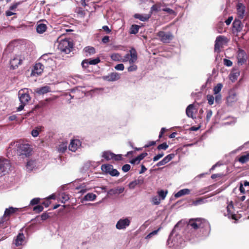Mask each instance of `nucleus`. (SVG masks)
I'll use <instances>...</instances> for the list:
<instances>
[{"label": "nucleus", "instance_id": "nucleus-1", "mask_svg": "<svg viewBox=\"0 0 249 249\" xmlns=\"http://www.w3.org/2000/svg\"><path fill=\"white\" fill-rule=\"evenodd\" d=\"M188 226H191L194 230L205 229L207 231H210V225L208 221L202 218L189 219Z\"/></svg>", "mask_w": 249, "mask_h": 249}, {"label": "nucleus", "instance_id": "nucleus-2", "mask_svg": "<svg viewBox=\"0 0 249 249\" xmlns=\"http://www.w3.org/2000/svg\"><path fill=\"white\" fill-rule=\"evenodd\" d=\"M18 95L20 105L17 108V111H19L23 109L24 106L31 100V97L28 93L27 89H20L18 91Z\"/></svg>", "mask_w": 249, "mask_h": 249}, {"label": "nucleus", "instance_id": "nucleus-3", "mask_svg": "<svg viewBox=\"0 0 249 249\" xmlns=\"http://www.w3.org/2000/svg\"><path fill=\"white\" fill-rule=\"evenodd\" d=\"M73 43L69 39H62L59 42L58 49L63 53L66 54L69 53L73 48Z\"/></svg>", "mask_w": 249, "mask_h": 249}, {"label": "nucleus", "instance_id": "nucleus-4", "mask_svg": "<svg viewBox=\"0 0 249 249\" xmlns=\"http://www.w3.org/2000/svg\"><path fill=\"white\" fill-rule=\"evenodd\" d=\"M17 151L19 155H24L26 157L29 156L32 151V148L29 144L22 143L20 142L16 143Z\"/></svg>", "mask_w": 249, "mask_h": 249}, {"label": "nucleus", "instance_id": "nucleus-5", "mask_svg": "<svg viewBox=\"0 0 249 249\" xmlns=\"http://www.w3.org/2000/svg\"><path fill=\"white\" fill-rule=\"evenodd\" d=\"M157 36L159 40L164 43H169L173 39L174 36L171 32L160 31L157 33Z\"/></svg>", "mask_w": 249, "mask_h": 249}, {"label": "nucleus", "instance_id": "nucleus-6", "mask_svg": "<svg viewBox=\"0 0 249 249\" xmlns=\"http://www.w3.org/2000/svg\"><path fill=\"white\" fill-rule=\"evenodd\" d=\"M11 167L10 161L5 158H0V177L7 174Z\"/></svg>", "mask_w": 249, "mask_h": 249}, {"label": "nucleus", "instance_id": "nucleus-7", "mask_svg": "<svg viewBox=\"0 0 249 249\" xmlns=\"http://www.w3.org/2000/svg\"><path fill=\"white\" fill-rule=\"evenodd\" d=\"M102 171L106 174H109L112 177H118L120 175L119 172L113 169V165L109 164H105L101 166Z\"/></svg>", "mask_w": 249, "mask_h": 249}, {"label": "nucleus", "instance_id": "nucleus-8", "mask_svg": "<svg viewBox=\"0 0 249 249\" xmlns=\"http://www.w3.org/2000/svg\"><path fill=\"white\" fill-rule=\"evenodd\" d=\"M227 213H224V215L225 216H227L230 219H233L235 221H237L238 220V218L237 216L234 213V206L233 202L231 201L227 206Z\"/></svg>", "mask_w": 249, "mask_h": 249}, {"label": "nucleus", "instance_id": "nucleus-9", "mask_svg": "<svg viewBox=\"0 0 249 249\" xmlns=\"http://www.w3.org/2000/svg\"><path fill=\"white\" fill-rule=\"evenodd\" d=\"M24 59V57L21 54L16 55L10 61L11 67L13 69L17 68L19 65H21L23 60Z\"/></svg>", "mask_w": 249, "mask_h": 249}, {"label": "nucleus", "instance_id": "nucleus-10", "mask_svg": "<svg viewBox=\"0 0 249 249\" xmlns=\"http://www.w3.org/2000/svg\"><path fill=\"white\" fill-rule=\"evenodd\" d=\"M227 39V38L224 36H218L215 41L214 44V51L217 53H219L221 52L220 48L223 47V42Z\"/></svg>", "mask_w": 249, "mask_h": 249}, {"label": "nucleus", "instance_id": "nucleus-11", "mask_svg": "<svg viewBox=\"0 0 249 249\" xmlns=\"http://www.w3.org/2000/svg\"><path fill=\"white\" fill-rule=\"evenodd\" d=\"M237 61L238 64L243 65L247 61L248 56L245 51L241 49H239L237 55Z\"/></svg>", "mask_w": 249, "mask_h": 249}, {"label": "nucleus", "instance_id": "nucleus-12", "mask_svg": "<svg viewBox=\"0 0 249 249\" xmlns=\"http://www.w3.org/2000/svg\"><path fill=\"white\" fill-rule=\"evenodd\" d=\"M130 224V220L128 218L120 219L116 223V228L118 230L125 229Z\"/></svg>", "mask_w": 249, "mask_h": 249}, {"label": "nucleus", "instance_id": "nucleus-13", "mask_svg": "<svg viewBox=\"0 0 249 249\" xmlns=\"http://www.w3.org/2000/svg\"><path fill=\"white\" fill-rule=\"evenodd\" d=\"M18 211V209L16 208H13L10 207L9 208L5 209L3 216L2 217V220L1 223H3L4 220H8L11 215L16 213Z\"/></svg>", "mask_w": 249, "mask_h": 249}, {"label": "nucleus", "instance_id": "nucleus-14", "mask_svg": "<svg viewBox=\"0 0 249 249\" xmlns=\"http://www.w3.org/2000/svg\"><path fill=\"white\" fill-rule=\"evenodd\" d=\"M44 68V64L42 63H37L35 64L31 74L33 76L39 75L42 73Z\"/></svg>", "mask_w": 249, "mask_h": 249}, {"label": "nucleus", "instance_id": "nucleus-15", "mask_svg": "<svg viewBox=\"0 0 249 249\" xmlns=\"http://www.w3.org/2000/svg\"><path fill=\"white\" fill-rule=\"evenodd\" d=\"M120 74L117 72H111L108 74L107 76H105L103 77V79L105 80H107V81H117L120 79Z\"/></svg>", "mask_w": 249, "mask_h": 249}, {"label": "nucleus", "instance_id": "nucleus-16", "mask_svg": "<svg viewBox=\"0 0 249 249\" xmlns=\"http://www.w3.org/2000/svg\"><path fill=\"white\" fill-rule=\"evenodd\" d=\"M237 8V14L238 15V17L240 19H242L244 17L246 7L245 6L241 3H238L236 6Z\"/></svg>", "mask_w": 249, "mask_h": 249}, {"label": "nucleus", "instance_id": "nucleus-17", "mask_svg": "<svg viewBox=\"0 0 249 249\" xmlns=\"http://www.w3.org/2000/svg\"><path fill=\"white\" fill-rule=\"evenodd\" d=\"M81 145V142L79 140H72L69 144V149L72 152H75Z\"/></svg>", "mask_w": 249, "mask_h": 249}, {"label": "nucleus", "instance_id": "nucleus-18", "mask_svg": "<svg viewBox=\"0 0 249 249\" xmlns=\"http://www.w3.org/2000/svg\"><path fill=\"white\" fill-rule=\"evenodd\" d=\"M25 241V236L22 232L19 233L16 238L14 241V244L16 246H21Z\"/></svg>", "mask_w": 249, "mask_h": 249}, {"label": "nucleus", "instance_id": "nucleus-19", "mask_svg": "<svg viewBox=\"0 0 249 249\" xmlns=\"http://www.w3.org/2000/svg\"><path fill=\"white\" fill-rule=\"evenodd\" d=\"M124 188L122 187H118L116 188L111 189L107 191V196L109 197L113 195L121 194L124 192Z\"/></svg>", "mask_w": 249, "mask_h": 249}, {"label": "nucleus", "instance_id": "nucleus-20", "mask_svg": "<svg viewBox=\"0 0 249 249\" xmlns=\"http://www.w3.org/2000/svg\"><path fill=\"white\" fill-rule=\"evenodd\" d=\"M144 182L143 178L142 177H139L138 179L131 181L129 183V188L131 189H133L138 185H142Z\"/></svg>", "mask_w": 249, "mask_h": 249}, {"label": "nucleus", "instance_id": "nucleus-21", "mask_svg": "<svg viewBox=\"0 0 249 249\" xmlns=\"http://www.w3.org/2000/svg\"><path fill=\"white\" fill-rule=\"evenodd\" d=\"M51 91L50 87L48 86L37 88L35 90V91L39 95H43L48 92H51Z\"/></svg>", "mask_w": 249, "mask_h": 249}, {"label": "nucleus", "instance_id": "nucleus-22", "mask_svg": "<svg viewBox=\"0 0 249 249\" xmlns=\"http://www.w3.org/2000/svg\"><path fill=\"white\" fill-rule=\"evenodd\" d=\"M40 60L42 61V62H41L42 64L43 63H45L46 65H47L48 63L49 65H52L54 63L53 59L49 57V54H47L42 55Z\"/></svg>", "mask_w": 249, "mask_h": 249}, {"label": "nucleus", "instance_id": "nucleus-23", "mask_svg": "<svg viewBox=\"0 0 249 249\" xmlns=\"http://www.w3.org/2000/svg\"><path fill=\"white\" fill-rule=\"evenodd\" d=\"M232 26L237 32H240L242 30L243 25L241 20L235 19L232 23Z\"/></svg>", "mask_w": 249, "mask_h": 249}, {"label": "nucleus", "instance_id": "nucleus-24", "mask_svg": "<svg viewBox=\"0 0 249 249\" xmlns=\"http://www.w3.org/2000/svg\"><path fill=\"white\" fill-rule=\"evenodd\" d=\"M237 100V95L235 92H231L230 93L229 95L227 98V102L229 105H231Z\"/></svg>", "mask_w": 249, "mask_h": 249}, {"label": "nucleus", "instance_id": "nucleus-25", "mask_svg": "<svg viewBox=\"0 0 249 249\" xmlns=\"http://www.w3.org/2000/svg\"><path fill=\"white\" fill-rule=\"evenodd\" d=\"M84 52L86 56H89L95 53V49L93 47L87 46L84 48Z\"/></svg>", "mask_w": 249, "mask_h": 249}, {"label": "nucleus", "instance_id": "nucleus-26", "mask_svg": "<svg viewBox=\"0 0 249 249\" xmlns=\"http://www.w3.org/2000/svg\"><path fill=\"white\" fill-rule=\"evenodd\" d=\"M135 18L139 19L142 21H147L151 17V14L142 15L140 14H135L134 15Z\"/></svg>", "mask_w": 249, "mask_h": 249}, {"label": "nucleus", "instance_id": "nucleus-27", "mask_svg": "<svg viewBox=\"0 0 249 249\" xmlns=\"http://www.w3.org/2000/svg\"><path fill=\"white\" fill-rule=\"evenodd\" d=\"M130 54H130V57L131 58H130V59H129V63L133 64L134 63H135L136 61V60L137 59V52L135 49H132V50H131L130 51Z\"/></svg>", "mask_w": 249, "mask_h": 249}, {"label": "nucleus", "instance_id": "nucleus-28", "mask_svg": "<svg viewBox=\"0 0 249 249\" xmlns=\"http://www.w3.org/2000/svg\"><path fill=\"white\" fill-rule=\"evenodd\" d=\"M205 197H199L195 200H193L192 206H198L207 202Z\"/></svg>", "mask_w": 249, "mask_h": 249}, {"label": "nucleus", "instance_id": "nucleus-29", "mask_svg": "<svg viewBox=\"0 0 249 249\" xmlns=\"http://www.w3.org/2000/svg\"><path fill=\"white\" fill-rule=\"evenodd\" d=\"M114 153L110 151H106L103 152L102 157L104 158L107 161L113 160Z\"/></svg>", "mask_w": 249, "mask_h": 249}, {"label": "nucleus", "instance_id": "nucleus-30", "mask_svg": "<svg viewBox=\"0 0 249 249\" xmlns=\"http://www.w3.org/2000/svg\"><path fill=\"white\" fill-rule=\"evenodd\" d=\"M190 193V190L189 189H181L175 194V197L178 198L184 195H189Z\"/></svg>", "mask_w": 249, "mask_h": 249}, {"label": "nucleus", "instance_id": "nucleus-31", "mask_svg": "<svg viewBox=\"0 0 249 249\" xmlns=\"http://www.w3.org/2000/svg\"><path fill=\"white\" fill-rule=\"evenodd\" d=\"M47 29V27L46 24L44 23L37 24L36 25V32L39 34H42L45 32Z\"/></svg>", "mask_w": 249, "mask_h": 249}, {"label": "nucleus", "instance_id": "nucleus-32", "mask_svg": "<svg viewBox=\"0 0 249 249\" xmlns=\"http://www.w3.org/2000/svg\"><path fill=\"white\" fill-rule=\"evenodd\" d=\"M194 106L193 104L189 105L186 108V113L188 117L193 118Z\"/></svg>", "mask_w": 249, "mask_h": 249}, {"label": "nucleus", "instance_id": "nucleus-33", "mask_svg": "<svg viewBox=\"0 0 249 249\" xmlns=\"http://www.w3.org/2000/svg\"><path fill=\"white\" fill-rule=\"evenodd\" d=\"M239 75L240 72L238 70H233L230 74V78L232 82H234L237 80Z\"/></svg>", "mask_w": 249, "mask_h": 249}, {"label": "nucleus", "instance_id": "nucleus-34", "mask_svg": "<svg viewBox=\"0 0 249 249\" xmlns=\"http://www.w3.org/2000/svg\"><path fill=\"white\" fill-rule=\"evenodd\" d=\"M161 4L160 2H157L154 4L150 8V11L149 14L152 15L153 12H157L160 10V7Z\"/></svg>", "mask_w": 249, "mask_h": 249}, {"label": "nucleus", "instance_id": "nucleus-35", "mask_svg": "<svg viewBox=\"0 0 249 249\" xmlns=\"http://www.w3.org/2000/svg\"><path fill=\"white\" fill-rule=\"evenodd\" d=\"M52 100H53L52 99L49 98V99H46L44 101H42L40 102L37 105H36L35 106V109H37V108H41V107H46V106H47L48 102L49 101H52Z\"/></svg>", "mask_w": 249, "mask_h": 249}, {"label": "nucleus", "instance_id": "nucleus-36", "mask_svg": "<svg viewBox=\"0 0 249 249\" xmlns=\"http://www.w3.org/2000/svg\"><path fill=\"white\" fill-rule=\"evenodd\" d=\"M238 161L242 163H245L249 161V153H247L245 155H242L238 159Z\"/></svg>", "mask_w": 249, "mask_h": 249}, {"label": "nucleus", "instance_id": "nucleus-37", "mask_svg": "<svg viewBox=\"0 0 249 249\" xmlns=\"http://www.w3.org/2000/svg\"><path fill=\"white\" fill-rule=\"evenodd\" d=\"M96 198V195L93 193H88L84 196L83 198L86 201H93Z\"/></svg>", "mask_w": 249, "mask_h": 249}, {"label": "nucleus", "instance_id": "nucleus-38", "mask_svg": "<svg viewBox=\"0 0 249 249\" xmlns=\"http://www.w3.org/2000/svg\"><path fill=\"white\" fill-rule=\"evenodd\" d=\"M67 149V143L66 142H62L60 144L58 147V151L60 153H64Z\"/></svg>", "mask_w": 249, "mask_h": 249}, {"label": "nucleus", "instance_id": "nucleus-39", "mask_svg": "<svg viewBox=\"0 0 249 249\" xmlns=\"http://www.w3.org/2000/svg\"><path fill=\"white\" fill-rule=\"evenodd\" d=\"M43 128V127H42V126L36 127V129H33L32 131V133H31L32 135L34 137H36L38 136V135H39V132L42 131Z\"/></svg>", "mask_w": 249, "mask_h": 249}, {"label": "nucleus", "instance_id": "nucleus-40", "mask_svg": "<svg viewBox=\"0 0 249 249\" xmlns=\"http://www.w3.org/2000/svg\"><path fill=\"white\" fill-rule=\"evenodd\" d=\"M140 26L138 25H132L130 29V34H136L138 33Z\"/></svg>", "mask_w": 249, "mask_h": 249}, {"label": "nucleus", "instance_id": "nucleus-41", "mask_svg": "<svg viewBox=\"0 0 249 249\" xmlns=\"http://www.w3.org/2000/svg\"><path fill=\"white\" fill-rule=\"evenodd\" d=\"M224 24L222 22H220L217 24V31L219 33H222L225 30L224 29Z\"/></svg>", "mask_w": 249, "mask_h": 249}, {"label": "nucleus", "instance_id": "nucleus-42", "mask_svg": "<svg viewBox=\"0 0 249 249\" xmlns=\"http://www.w3.org/2000/svg\"><path fill=\"white\" fill-rule=\"evenodd\" d=\"M222 88V85L221 83L217 84L213 88V92L215 94H218Z\"/></svg>", "mask_w": 249, "mask_h": 249}, {"label": "nucleus", "instance_id": "nucleus-43", "mask_svg": "<svg viewBox=\"0 0 249 249\" xmlns=\"http://www.w3.org/2000/svg\"><path fill=\"white\" fill-rule=\"evenodd\" d=\"M168 193V191L166 190L165 191L161 190L158 192V195L160 197H161V199L163 200L165 199L167 194Z\"/></svg>", "mask_w": 249, "mask_h": 249}, {"label": "nucleus", "instance_id": "nucleus-44", "mask_svg": "<svg viewBox=\"0 0 249 249\" xmlns=\"http://www.w3.org/2000/svg\"><path fill=\"white\" fill-rule=\"evenodd\" d=\"M89 61L88 63H89V65H96L99 63L100 62V59L99 57H97L95 59H88Z\"/></svg>", "mask_w": 249, "mask_h": 249}, {"label": "nucleus", "instance_id": "nucleus-45", "mask_svg": "<svg viewBox=\"0 0 249 249\" xmlns=\"http://www.w3.org/2000/svg\"><path fill=\"white\" fill-rule=\"evenodd\" d=\"M147 155V153L146 152L142 153L140 155H139V156H138L137 157H136L135 160H136L138 161V163H139V162L141 160L143 159Z\"/></svg>", "mask_w": 249, "mask_h": 249}, {"label": "nucleus", "instance_id": "nucleus-46", "mask_svg": "<svg viewBox=\"0 0 249 249\" xmlns=\"http://www.w3.org/2000/svg\"><path fill=\"white\" fill-rule=\"evenodd\" d=\"M175 156V154H170L166 156L165 157L163 158V160L168 163L170 161H171Z\"/></svg>", "mask_w": 249, "mask_h": 249}, {"label": "nucleus", "instance_id": "nucleus-47", "mask_svg": "<svg viewBox=\"0 0 249 249\" xmlns=\"http://www.w3.org/2000/svg\"><path fill=\"white\" fill-rule=\"evenodd\" d=\"M160 228H159L158 230H155L152 232H151L150 233H149L146 237V239H149L151 238L153 236L156 235L157 234L158 232L160 231Z\"/></svg>", "mask_w": 249, "mask_h": 249}, {"label": "nucleus", "instance_id": "nucleus-48", "mask_svg": "<svg viewBox=\"0 0 249 249\" xmlns=\"http://www.w3.org/2000/svg\"><path fill=\"white\" fill-rule=\"evenodd\" d=\"M161 199L159 198L158 196H155L152 197L151 202L154 205H159Z\"/></svg>", "mask_w": 249, "mask_h": 249}, {"label": "nucleus", "instance_id": "nucleus-49", "mask_svg": "<svg viewBox=\"0 0 249 249\" xmlns=\"http://www.w3.org/2000/svg\"><path fill=\"white\" fill-rule=\"evenodd\" d=\"M207 99L210 105H212L213 104L214 97L213 95L210 94L208 95L207 96Z\"/></svg>", "mask_w": 249, "mask_h": 249}, {"label": "nucleus", "instance_id": "nucleus-50", "mask_svg": "<svg viewBox=\"0 0 249 249\" xmlns=\"http://www.w3.org/2000/svg\"><path fill=\"white\" fill-rule=\"evenodd\" d=\"M168 147V145H167L166 142H163L161 144H159L157 147V149L158 150H161V149L166 150L167 149Z\"/></svg>", "mask_w": 249, "mask_h": 249}, {"label": "nucleus", "instance_id": "nucleus-51", "mask_svg": "<svg viewBox=\"0 0 249 249\" xmlns=\"http://www.w3.org/2000/svg\"><path fill=\"white\" fill-rule=\"evenodd\" d=\"M43 210V207L41 205H37L34 207L33 211L36 213H39Z\"/></svg>", "mask_w": 249, "mask_h": 249}, {"label": "nucleus", "instance_id": "nucleus-52", "mask_svg": "<svg viewBox=\"0 0 249 249\" xmlns=\"http://www.w3.org/2000/svg\"><path fill=\"white\" fill-rule=\"evenodd\" d=\"M40 202V198H34L33 199L31 200L30 201V205L33 206L36 204H37Z\"/></svg>", "mask_w": 249, "mask_h": 249}, {"label": "nucleus", "instance_id": "nucleus-53", "mask_svg": "<svg viewBox=\"0 0 249 249\" xmlns=\"http://www.w3.org/2000/svg\"><path fill=\"white\" fill-rule=\"evenodd\" d=\"M164 156V153L161 152L160 153L158 154L154 157L153 160L154 161H156L160 159L161 158Z\"/></svg>", "mask_w": 249, "mask_h": 249}, {"label": "nucleus", "instance_id": "nucleus-54", "mask_svg": "<svg viewBox=\"0 0 249 249\" xmlns=\"http://www.w3.org/2000/svg\"><path fill=\"white\" fill-rule=\"evenodd\" d=\"M50 217L49 213H44L41 215V219L42 220L44 221Z\"/></svg>", "mask_w": 249, "mask_h": 249}, {"label": "nucleus", "instance_id": "nucleus-55", "mask_svg": "<svg viewBox=\"0 0 249 249\" xmlns=\"http://www.w3.org/2000/svg\"><path fill=\"white\" fill-rule=\"evenodd\" d=\"M111 58L113 60H118V61H120L121 60V56L118 53L114 54L112 55Z\"/></svg>", "mask_w": 249, "mask_h": 249}, {"label": "nucleus", "instance_id": "nucleus-56", "mask_svg": "<svg viewBox=\"0 0 249 249\" xmlns=\"http://www.w3.org/2000/svg\"><path fill=\"white\" fill-rule=\"evenodd\" d=\"M162 10L163 11L167 12L170 15H174L175 14V12L173 10L169 8H165L163 9Z\"/></svg>", "mask_w": 249, "mask_h": 249}, {"label": "nucleus", "instance_id": "nucleus-57", "mask_svg": "<svg viewBox=\"0 0 249 249\" xmlns=\"http://www.w3.org/2000/svg\"><path fill=\"white\" fill-rule=\"evenodd\" d=\"M89 61L88 59H85L83 60L82 62L81 65L83 68L86 69L89 67V63H88Z\"/></svg>", "mask_w": 249, "mask_h": 249}, {"label": "nucleus", "instance_id": "nucleus-58", "mask_svg": "<svg viewBox=\"0 0 249 249\" xmlns=\"http://www.w3.org/2000/svg\"><path fill=\"white\" fill-rule=\"evenodd\" d=\"M223 63L225 66L228 67H231L232 65V62L230 60L227 59H224Z\"/></svg>", "mask_w": 249, "mask_h": 249}, {"label": "nucleus", "instance_id": "nucleus-59", "mask_svg": "<svg viewBox=\"0 0 249 249\" xmlns=\"http://www.w3.org/2000/svg\"><path fill=\"white\" fill-rule=\"evenodd\" d=\"M130 167H131L129 164H124L122 167V170L124 172H127L130 170Z\"/></svg>", "mask_w": 249, "mask_h": 249}, {"label": "nucleus", "instance_id": "nucleus-60", "mask_svg": "<svg viewBox=\"0 0 249 249\" xmlns=\"http://www.w3.org/2000/svg\"><path fill=\"white\" fill-rule=\"evenodd\" d=\"M129 59H130L129 53H127L123 58H121V61L124 62H127L128 61L129 62Z\"/></svg>", "mask_w": 249, "mask_h": 249}, {"label": "nucleus", "instance_id": "nucleus-61", "mask_svg": "<svg viewBox=\"0 0 249 249\" xmlns=\"http://www.w3.org/2000/svg\"><path fill=\"white\" fill-rule=\"evenodd\" d=\"M213 115V112L211 110H208L207 111L206 120L209 122Z\"/></svg>", "mask_w": 249, "mask_h": 249}, {"label": "nucleus", "instance_id": "nucleus-62", "mask_svg": "<svg viewBox=\"0 0 249 249\" xmlns=\"http://www.w3.org/2000/svg\"><path fill=\"white\" fill-rule=\"evenodd\" d=\"M21 3V2H16L15 3L13 4L10 7H9V9L10 10H14L16 9L18 6Z\"/></svg>", "mask_w": 249, "mask_h": 249}, {"label": "nucleus", "instance_id": "nucleus-63", "mask_svg": "<svg viewBox=\"0 0 249 249\" xmlns=\"http://www.w3.org/2000/svg\"><path fill=\"white\" fill-rule=\"evenodd\" d=\"M124 65L123 64H117L115 67V69L118 71H123L124 70Z\"/></svg>", "mask_w": 249, "mask_h": 249}, {"label": "nucleus", "instance_id": "nucleus-64", "mask_svg": "<svg viewBox=\"0 0 249 249\" xmlns=\"http://www.w3.org/2000/svg\"><path fill=\"white\" fill-rule=\"evenodd\" d=\"M137 69V66L135 65H132L130 66L127 70L128 71H136Z\"/></svg>", "mask_w": 249, "mask_h": 249}]
</instances>
